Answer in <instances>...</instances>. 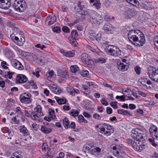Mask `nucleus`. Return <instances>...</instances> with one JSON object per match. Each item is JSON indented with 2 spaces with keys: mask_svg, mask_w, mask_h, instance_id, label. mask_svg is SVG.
<instances>
[{
  "mask_svg": "<svg viewBox=\"0 0 158 158\" xmlns=\"http://www.w3.org/2000/svg\"><path fill=\"white\" fill-rule=\"evenodd\" d=\"M64 126L66 129H67L70 127L69 122L68 118H65L63 120Z\"/></svg>",
  "mask_w": 158,
  "mask_h": 158,
  "instance_id": "33",
  "label": "nucleus"
},
{
  "mask_svg": "<svg viewBox=\"0 0 158 158\" xmlns=\"http://www.w3.org/2000/svg\"><path fill=\"white\" fill-rule=\"evenodd\" d=\"M99 129L101 133L107 136L109 135L114 132L112 126L106 123L103 124Z\"/></svg>",
  "mask_w": 158,
  "mask_h": 158,
  "instance_id": "7",
  "label": "nucleus"
},
{
  "mask_svg": "<svg viewBox=\"0 0 158 158\" xmlns=\"http://www.w3.org/2000/svg\"><path fill=\"white\" fill-rule=\"evenodd\" d=\"M128 37L130 41L136 46H142L145 42L143 34L138 30L130 31Z\"/></svg>",
  "mask_w": 158,
  "mask_h": 158,
  "instance_id": "1",
  "label": "nucleus"
},
{
  "mask_svg": "<svg viewBox=\"0 0 158 158\" xmlns=\"http://www.w3.org/2000/svg\"><path fill=\"white\" fill-rule=\"evenodd\" d=\"M79 114V112L77 110L72 109L70 113V114L74 117L78 116Z\"/></svg>",
  "mask_w": 158,
  "mask_h": 158,
  "instance_id": "36",
  "label": "nucleus"
},
{
  "mask_svg": "<svg viewBox=\"0 0 158 158\" xmlns=\"http://www.w3.org/2000/svg\"><path fill=\"white\" fill-rule=\"evenodd\" d=\"M54 98L56 102L59 105L65 104L67 101L66 98L64 97L60 98V97L55 96Z\"/></svg>",
  "mask_w": 158,
  "mask_h": 158,
  "instance_id": "26",
  "label": "nucleus"
},
{
  "mask_svg": "<svg viewBox=\"0 0 158 158\" xmlns=\"http://www.w3.org/2000/svg\"><path fill=\"white\" fill-rule=\"evenodd\" d=\"M114 28L112 25L110 23L105 24L103 27V29L104 31L108 34L112 33V29Z\"/></svg>",
  "mask_w": 158,
  "mask_h": 158,
  "instance_id": "17",
  "label": "nucleus"
},
{
  "mask_svg": "<svg viewBox=\"0 0 158 158\" xmlns=\"http://www.w3.org/2000/svg\"><path fill=\"white\" fill-rule=\"evenodd\" d=\"M148 140L151 143L152 145L154 147H156L157 145L155 143L154 138H149Z\"/></svg>",
  "mask_w": 158,
  "mask_h": 158,
  "instance_id": "43",
  "label": "nucleus"
},
{
  "mask_svg": "<svg viewBox=\"0 0 158 158\" xmlns=\"http://www.w3.org/2000/svg\"><path fill=\"white\" fill-rule=\"evenodd\" d=\"M26 5L25 2L23 0H15L13 6L15 10L22 12L26 9Z\"/></svg>",
  "mask_w": 158,
  "mask_h": 158,
  "instance_id": "8",
  "label": "nucleus"
},
{
  "mask_svg": "<svg viewBox=\"0 0 158 158\" xmlns=\"http://www.w3.org/2000/svg\"><path fill=\"white\" fill-rule=\"evenodd\" d=\"M65 53L66 54H64V56L68 57H73L74 56L75 54L73 50L66 52Z\"/></svg>",
  "mask_w": 158,
  "mask_h": 158,
  "instance_id": "37",
  "label": "nucleus"
},
{
  "mask_svg": "<svg viewBox=\"0 0 158 158\" xmlns=\"http://www.w3.org/2000/svg\"><path fill=\"white\" fill-rule=\"evenodd\" d=\"M117 102L116 101L112 102L110 103L111 106L114 109H116L117 108Z\"/></svg>",
  "mask_w": 158,
  "mask_h": 158,
  "instance_id": "47",
  "label": "nucleus"
},
{
  "mask_svg": "<svg viewBox=\"0 0 158 158\" xmlns=\"http://www.w3.org/2000/svg\"><path fill=\"white\" fill-rule=\"evenodd\" d=\"M139 140H136V141L131 139H127V142L130 144L132 145L134 150L138 152H141L147 147L143 143L139 141Z\"/></svg>",
  "mask_w": 158,
  "mask_h": 158,
  "instance_id": "2",
  "label": "nucleus"
},
{
  "mask_svg": "<svg viewBox=\"0 0 158 158\" xmlns=\"http://www.w3.org/2000/svg\"><path fill=\"white\" fill-rule=\"evenodd\" d=\"M101 151V149L99 148L96 147L92 149L91 153L93 155H95V156H97L99 155Z\"/></svg>",
  "mask_w": 158,
  "mask_h": 158,
  "instance_id": "31",
  "label": "nucleus"
},
{
  "mask_svg": "<svg viewBox=\"0 0 158 158\" xmlns=\"http://www.w3.org/2000/svg\"><path fill=\"white\" fill-rule=\"evenodd\" d=\"M124 15L127 19H130L136 14V11L133 9H131L127 7L125 8Z\"/></svg>",
  "mask_w": 158,
  "mask_h": 158,
  "instance_id": "10",
  "label": "nucleus"
},
{
  "mask_svg": "<svg viewBox=\"0 0 158 158\" xmlns=\"http://www.w3.org/2000/svg\"><path fill=\"white\" fill-rule=\"evenodd\" d=\"M62 30L63 32L65 33H69V29L67 26H65L63 27Z\"/></svg>",
  "mask_w": 158,
  "mask_h": 158,
  "instance_id": "56",
  "label": "nucleus"
},
{
  "mask_svg": "<svg viewBox=\"0 0 158 158\" xmlns=\"http://www.w3.org/2000/svg\"><path fill=\"white\" fill-rule=\"evenodd\" d=\"M74 37L71 36L69 39L71 42L72 45L75 47L76 45V40Z\"/></svg>",
  "mask_w": 158,
  "mask_h": 158,
  "instance_id": "40",
  "label": "nucleus"
},
{
  "mask_svg": "<svg viewBox=\"0 0 158 158\" xmlns=\"http://www.w3.org/2000/svg\"><path fill=\"white\" fill-rule=\"evenodd\" d=\"M32 115L31 116V118L32 119L35 121H40V118L38 116V115L37 114L33 113V114L32 113Z\"/></svg>",
  "mask_w": 158,
  "mask_h": 158,
  "instance_id": "39",
  "label": "nucleus"
},
{
  "mask_svg": "<svg viewBox=\"0 0 158 158\" xmlns=\"http://www.w3.org/2000/svg\"><path fill=\"white\" fill-rule=\"evenodd\" d=\"M79 67L76 65H73L70 67V70L72 72L75 73L79 69Z\"/></svg>",
  "mask_w": 158,
  "mask_h": 158,
  "instance_id": "41",
  "label": "nucleus"
},
{
  "mask_svg": "<svg viewBox=\"0 0 158 158\" xmlns=\"http://www.w3.org/2000/svg\"><path fill=\"white\" fill-rule=\"evenodd\" d=\"M93 5L97 9H98L100 8V3H99L98 1H97L96 3V2H95L93 4Z\"/></svg>",
  "mask_w": 158,
  "mask_h": 158,
  "instance_id": "60",
  "label": "nucleus"
},
{
  "mask_svg": "<svg viewBox=\"0 0 158 158\" xmlns=\"http://www.w3.org/2000/svg\"><path fill=\"white\" fill-rule=\"evenodd\" d=\"M131 133L132 137L135 140H141L143 139L144 132L139 128L133 129Z\"/></svg>",
  "mask_w": 158,
  "mask_h": 158,
  "instance_id": "6",
  "label": "nucleus"
},
{
  "mask_svg": "<svg viewBox=\"0 0 158 158\" xmlns=\"http://www.w3.org/2000/svg\"><path fill=\"white\" fill-rule=\"evenodd\" d=\"M48 123H47L46 125L42 126L41 127V131L44 134H48L52 131V129L48 126Z\"/></svg>",
  "mask_w": 158,
  "mask_h": 158,
  "instance_id": "19",
  "label": "nucleus"
},
{
  "mask_svg": "<svg viewBox=\"0 0 158 158\" xmlns=\"http://www.w3.org/2000/svg\"><path fill=\"white\" fill-rule=\"evenodd\" d=\"M78 119L79 123L84 122L85 123H88L87 121L85 119L82 115H79L78 117Z\"/></svg>",
  "mask_w": 158,
  "mask_h": 158,
  "instance_id": "38",
  "label": "nucleus"
},
{
  "mask_svg": "<svg viewBox=\"0 0 158 158\" xmlns=\"http://www.w3.org/2000/svg\"><path fill=\"white\" fill-rule=\"evenodd\" d=\"M111 151L113 155L117 157L120 156L119 153H120V150L116 146H113L111 148Z\"/></svg>",
  "mask_w": 158,
  "mask_h": 158,
  "instance_id": "24",
  "label": "nucleus"
},
{
  "mask_svg": "<svg viewBox=\"0 0 158 158\" xmlns=\"http://www.w3.org/2000/svg\"><path fill=\"white\" fill-rule=\"evenodd\" d=\"M83 6H81V2H78L77 4L74 7L75 11L76 13L80 14L83 9Z\"/></svg>",
  "mask_w": 158,
  "mask_h": 158,
  "instance_id": "23",
  "label": "nucleus"
},
{
  "mask_svg": "<svg viewBox=\"0 0 158 158\" xmlns=\"http://www.w3.org/2000/svg\"><path fill=\"white\" fill-rule=\"evenodd\" d=\"M10 37L13 41L18 45L20 46H22L25 42V38L20 35L19 36L13 35H11Z\"/></svg>",
  "mask_w": 158,
  "mask_h": 158,
  "instance_id": "9",
  "label": "nucleus"
},
{
  "mask_svg": "<svg viewBox=\"0 0 158 158\" xmlns=\"http://www.w3.org/2000/svg\"><path fill=\"white\" fill-rule=\"evenodd\" d=\"M107 113L108 114H110L112 113V109L109 107H107L106 108Z\"/></svg>",
  "mask_w": 158,
  "mask_h": 158,
  "instance_id": "63",
  "label": "nucleus"
},
{
  "mask_svg": "<svg viewBox=\"0 0 158 158\" xmlns=\"http://www.w3.org/2000/svg\"><path fill=\"white\" fill-rule=\"evenodd\" d=\"M1 65L2 67L5 69H7L8 68V65L5 61H2L1 62Z\"/></svg>",
  "mask_w": 158,
  "mask_h": 158,
  "instance_id": "44",
  "label": "nucleus"
},
{
  "mask_svg": "<svg viewBox=\"0 0 158 158\" xmlns=\"http://www.w3.org/2000/svg\"><path fill=\"white\" fill-rule=\"evenodd\" d=\"M118 114H122L126 116H131V114L130 112L128 110H125L124 109H119L118 110Z\"/></svg>",
  "mask_w": 158,
  "mask_h": 158,
  "instance_id": "30",
  "label": "nucleus"
},
{
  "mask_svg": "<svg viewBox=\"0 0 158 158\" xmlns=\"http://www.w3.org/2000/svg\"><path fill=\"white\" fill-rule=\"evenodd\" d=\"M16 111L19 115H22L23 112L21 111V110L19 107H17L16 108Z\"/></svg>",
  "mask_w": 158,
  "mask_h": 158,
  "instance_id": "51",
  "label": "nucleus"
},
{
  "mask_svg": "<svg viewBox=\"0 0 158 158\" xmlns=\"http://www.w3.org/2000/svg\"><path fill=\"white\" fill-rule=\"evenodd\" d=\"M56 17L54 15H49L47 18L46 23H48V25H50L55 22Z\"/></svg>",
  "mask_w": 158,
  "mask_h": 158,
  "instance_id": "21",
  "label": "nucleus"
},
{
  "mask_svg": "<svg viewBox=\"0 0 158 158\" xmlns=\"http://www.w3.org/2000/svg\"><path fill=\"white\" fill-rule=\"evenodd\" d=\"M147 73L151 79L158 82V67L148 66L147 68Z\"/></svg>",
  "mask_w": 158,
  "mask_h": 158,
  "instance_id": "4",
  "label": "nucleus"
},
{
  "mask_svg": "<svg viewBox=\"0 0 158 158\" xmlns=\"http://www.w3.org/2000/svg\"><path fill=\"white\" fill-rule=\"evenodd\" d=\"M10 0H0V8L6 9L10 7Z\"/></svg>",
  "mask_w": 158,
  "mask_h": 158,
  "instance_id": "18",
  "label": "nucleus"
},
{
  "mask_svg": "<svg viewBox=\"0 0 158 158\" xmlns=\"http://www.w3.org/2000/svg\"><path fill=\"white\" fill-rule=\"evenodd\" d=\"M68 9V7L65 5H63L61 7L62 10L63 12L66 11Z\"/></svg>",
  "mask_w": 158,
  "mask_h": 158,
  "instance_id": "62",
  "label": "nucleus"
},
{
  "mask_svg": "<svg viewBox=\"0 0 158 158\" xmlns=\"http://www.w3.org/2000/svg\"><path fill=\"white\" fill-rule=\"evenodd\" d=\"M30 98L31 96L29 94L25 93L21 94L19 98L22 102L27 103L30 102Z\"/></svg>",
  "mask_w": 158,
  "mask_h": 158,
  "instance_id": "14",
  "label": "nucleus"
},
{
  "mask_svg": "<svg viewBox=\"0 0 158 158\" xmlns=\"http://www.w3.org/2000/svg\"><path fill=\"white\" fill-rule=\"evenodd\" d=\"M94 12V11H91L89 10H83L80 14L87 16V17L88 18L90 17L91 13L92 12Z\"/></svg>",
  "mask_w": 158,
  "mask_h": 158,
  "instance_id": "32",
  "label": "nucleus"
},
{
  "mask_svg": "<svg viewBox=\"0 0 158 158\" xmlns=\"http://www.w3.org/2000/svg\"><path fill=\"white\" fill-rule=\"evenodd\" d=\"M88 19L92 24L96 26H99L103 22L102 16L95 11L91 13V16Z\"/></svg>",
  "mask_w": 158,
  "mask_h": 158,
  "instance_id": "3",
  "label": "nucleus"
},
{
  "mask_svg": "<svg viewBox=\"0 0 158 158\" xmlns=\"http://www.w3.org/2000/svg\"><path fill=\"white\" fill-rule=\"evenodd\" d=\"M60 77L63 78H67V75L66 74V73L64 72H62L61 73H60L59 75Z\"/></svg>",
  "mask_w": 158,
  "mask_h": 158,
  "instance_id": "53",
  "label": "nucleus"
},
{
  "mask_svg": "<svg viewBox=\"0 0 158 158\" xmlns=\"http://www.w3.org/2000/svg\"><path fill=\"white\" fill-rule=\"evenodd\" d=\"M93 117L94 118L99 120L101 119V116L99 114L96 113L94 114L93 115Z\"/></svg>",
  "mask_w": 158,
  "mask_h": 158,
  "instance_id": "58",
  "label": "nucleus"
},
{
  "mask_svg": "<svg viewBox=\"0 0 158 158\" xmlns=\"http://www.w3.org/2000/svg\"><path fill=\"white\" fill-rule=\"evenodd\" d=\"M19 129L20 132L22 133L24 136L27 135L29 134V132L26 128L24 126H20L19 127Z\"/></svg>",
  "mask_w": 158,
  "mask_h": 158,
  "instance_id": "28",
  "label": "nucleus"
},
{
  "mask_svg": "<svg viewBox=\"0 0 158 158\" xmlns=\"http://www.w3.org/2000/svg\"><path fill=\"white\" fill-rule=\"evenodd\" d=\"M17 154H18L16 152L14 153L13 154L11 155L10 158H21L19 156L17 155Z\"/></svg>",
  "mask_w": 158,
  "mask_h": 158,
  "instance_id": "61",
  "label": "nucleus"
},
{
  "mask_svg": "<svg viewBox=\"0 0 158 158\" xmlns=\"http://www.w3.org/2000/svg\"><path fill=\"white\" fill-rule=\"evenodd\" d=\"M147 80V79L143 77L140 78L139 80V81L141 84L144 88L148 89L147 86L146 85Z\"/></svg>",
  "mask_w": 158,
  "mask_h": 158,
  "instance_id": "34",
  "label": "nucleus"
},
{
  "mask_svg": "<svg viewBox=\"0 0 158 158\" xmlns=\"http://www.w3.org/2000/svg\"><path fill=\"white\" fill-rule=\"evenodd\" d=\"M51 146L50 147V149L48 150V153L49 154V153L50 154L49 155L50 156H53L54 154H55V150L54 151L53 150H52V149L50 148Z\"/></svg>",
  "mask_w": 158,
  "mask_h": 158,
  "instance_id": "52",
  "label": "nucleus"
},
{
  "mask_svg": "<svg viewBox=\"0 0 158 158\" xmlns=\"http://www.w3.org/2000/svg\"><path fill=\"white\" fill-rule=\"evenodd\" d=\"M89 37L92 40L98 41L101 39V34L96 33L94 31H91L89 33Z\"/></svg>",
  "mask_w": 158,
  "mask_h": 158,
  "instance_id": "13",
  "label": "nucleus"
},
{
  "mask_svg": "<svg viewBox=\"0 0 158 158\" xmlns=\"http://www.w3.org/2000/svg\"><path fill=\"white\" fill-rule=\"evenodd\" d=\"M118 68L119 70L122 71H125L128 68V65L125 64L123 63H120L118 64Z\"/></svg>",
  "mask_w": 158,
  "mask_h": 158,
  "instance_id": "22",
  "label": "nucleus"
},
{
  "mask_svg": "<svg viewBox=\"0 0 158 158\" xmlns=\"http://www.w3.org/2000/svg\"><path fill=\"white\" fill-rule=\"evenodd\" d=\"M98 111L100 112H102L104 110V108L102 106H98L97 108Z\"/></svg>",
  "mask_w": 158,
  "mask_h": 158,
  "instance_id": "64",
  "label": "nucleus"
},
{
  "mask_svg": "<svg viewBox=\"0 0 158 158\" xmlns=\"http://www.w3.org/2000/svg\"><path fill=\"white\" fill-rule=\"evenodd\" d=\"M48 114L49 116L52 119H55L56 118V116L54 110L51 109H49Z\"/></svg>",
  "mask_w": 158,
  "mask_h": 158,
  "instance_id": "35",
  "label": "nucleus"
},
{
  "mask_svg": "<svg viewBox=\"0 0 158 158\" xmlns=\"http://www.w3.org/2000/svg\"><path fill=\"white\" fill-rule=\"evenodd\" d=\"M14 28L13 29V33L12 35H13L19 36L21 34L20 33H22L20 31L19 29L15 26V25L13 26Z\"/></svg>",
  "mask_w": 158,
  "mask_h": 158,
  "instance_id": "29",
  "label": "nucleus"
},
{
  "mask_svg": "<svg viewBox=\"0 0 158 158\" xmlns=\"http://www.w3.org/2000/svg\"><path fill=\"white\" fill-rule=\"evenodd\" d=\"M135 71L137 74L139 75L141 72V68L139 66H136L135 67Z\"/></svg>",
  "mask_w": 158,
  "mask_h": 158,
  "instance_id": "45",
  "label": "nucleus"
},
{
  "mask_svg": "<svg viewBox=\"0 0 158 158\" xmlns=\"http://www.w3.org/2000/svg\"><path fill=\"white\" fill-rule=\"evenodd\" d=\"M16 81L17 83H23L27 81V78L23 75L19 74L16 77Z\"/></svg>",
  "mask_w": 158,
  "mask_h": 158,
  "instance_id": "16",
  "label": "nucleus"
},
{
  "mask_svg": "<svg viewBox=\"0 0 158 158\" xmlns=\"http://www.w3.org/2000/svg\"><path fill=\"white\" fill-rule=\"evenodd\" d=\"M53 31L56 33H59L61 30L60 27H56L53 28Z\"/></svg>",
  "mask_w": 158,
  "mask_h": 158,
  "instance_id": "54",
  "label": "nucleus"
},
{
  "mask_svg": "<svg viewBox=\"0 0 158 158\" xmlns=\"http://www.w3.org/2000/svg\"><path fill=\"white\" fill-rule=\"evenodd\" d=\"M40 71L38 69H36L35 72H32V74L35 76L36 77H38L40 76V74H39Z\"/></svg>",
  "mask_w": 158,
  "mask_h": 158,
  "instance_id": "46",
  "label": "nucleus"
},
{
  "mask_svg": "<svg viewBox=\"0 0 158 158\" xmlns=\"http://www.w3.org/2000/svg\"><path fill=\"white\" fill-rule=\"evenodd\" d=\"M71 36L74 37H77L78 35L77 32V31L75 30L71 32Z\"/></svg>",
  "mask_w": 158,
  "mask_h": 158,
  "instance_id": "57",
  "label": "nucleus"
},
{
  "mask_svg": "<svg viewBox=\"0 0 158 158\" xmlns=\"http://www.w3.org/2000/svg\"><path fill=\"white\" fill-rule=\"evenodd\" d=\"M81 59L82 62L85 64L89 65L91 64V60L89 56L86 53H82L81 55Z\"/></svg>",
  "mask_w": 158,
  "mask_h": 158,
  "instance_id": "12",
  "label": "nucleus"
},
{
  "mask_svg": "<svg viewBox=\"0 0 158 158\" xmlns=\"http://www.w3.org/2000/svg\"><path fill=\"white\" fill-rule=\"evenodd\" d=\"M49 87L50 90L55 94H59L61 92V89L54 84H50Z\"/></svg>",
  "mask_w": 158,
  "mask_h": 158,
  "instance_id": "15",
  "label": "nucleus"
},
{
  "mask_svg": "<svg viewBox=\"0 0 158 158\" xmlns=\"http://www.w3.org/2000/svg\"><path fill=\"white\" fill-rule=\"evenodd\" d=\"M81 74L83 77H86L89 75V72L87 70H85L81 72Z\"/></svg>",
  "mask_w": 158,
  "mask_h": 158,
  "instance_id": "50",
  "label": "nucleus"
},
{
  "mask_svg": "<svg viewBox=\"0 0 158 158\" xmlns=\"http://www.w3.org/2000/svg\"><path fill=\"white\" fill-rule=\"evenodd\" d=\"M67 92L72 95H74L75 93L79 94L80 92L77 89H75L70 86L68 87L66 90Z\"/></svg>",
  "mask_w": 158,
  "mask_h": 158,
  "instance_id": "25",
  "label": "nucleus"
},
{
  "mask_svg": "<svg viewBox=\"0 0 158 158\" xmlns=\"http://www.w3.org/2000/svg\"><path fill=\"white\" fill-rule=\"evenodd\" d=\"M149 131L152 137H155L158 139V128L157 127L154 125L151 126L149 129Z\"/></svg>",
  "mask_w": 158,
  "mask_h": 158,
  "instance_id": "11",
  "label": "nucleus"
},
{
  "mask_svg": "<svg viewBox=\"0 0 158 158\" xmlns=\"http://www.w3.org/2000/svg\"><path fill=\"white\" fill-rule=\"evenodd\" d=\"M115 98L117 99H120V100H122L123 101H124L125 100V97L124 95H122L121 96H117Z\"/></svg>",
  "mask_w": 158,
  "mask_h": 158,
  "instance_id": "55",
  "label": "nucleus"
},
{
  "mask_svg": "<svg viewBox=\"0 0 158 158\" xmlns=\"http://www.w3.org/2000/svg\"><path fill=\"white\" fill-rule=\"evenodd\" d=\"M35 47L36 48H40L41 50H43L44 48H46V47L44 45H41L40 44H38L35 45Z\"/></svg>",
  "mask_w": 158,
  "mask_h": 158,
  "instance_id": "49",
  "label": "nucleus"
},
{
  "mask_svg": "<svg viewBox=\"0 0 158 158\" xmlns=\"http://www.w3.org/2000/svg\"><path fill=\"white\" fill-rule=\"evenodd\" d=\"M34 111V113H36L39 116H42L43 115V114L41 112V106L39 105H37L35 108Z\"/></svg>",
  "mask_w": 158,
  "mask_h": 158,
  "instance_id": "27",
  "label": "nucleus"
},
{
  "mask_svg": "<svg viewBox=\"0 0 158 158\" xmlns=\"http://www.w3.org/2000/svg\"><path fill=\"white\" fill-rule=\"evenodd\" d=\"M154 44L158 49V36H155L154 39Z\"/></svg>",
  "mask_w": 158,
  "mask_h": 158,
  "instance_id": "48",
  "label": "nucleus"
},
{
  "mask_svg": "<svg viewBox=\"0 0 158 158\" xmlns=\"http://www.w3.org/2000/svg\"><path fill=\"white\" fill-rule=\"evenodd\" d=\"M101 102L102 105L104 106H107L108 104V102L104 98H102L101 100Z\"/></svg>",
  "mask_w": 158,
  "mask_h": 158,
  "instance_id": "59",
  "label": "nucleus"
},
{
  "mask_svg": "<svg viewBox=\"0 0 158 158\" xmlns=\"http://www.w3.org/2000/svg\"><path fill=\"white\" fill-rule=\"evenodd\" d=\"M12 65L13 67L19 70H22L24 67L21 64L16 60H14L12 62Z\"/></svg>",
  "mask_w": 158,
  "mask_h": 158,
  "instance_id": "20",
  "label": "nucleus"
},
{
  "mask_svg": "<svg viewBox=\"0 0 158 158\" xmlns=\"http://www.w3.org/2000/svg\"><path fill=\"white\" fill-rule=\"evenodd\" d=\"M48 149V145L47 143H44L42 146V149L43 152L46 151Z\"/></svg>",
  "mask_w": 158,
  "mask_h": 158,
  "instance_id": "42",
  "label": "nucleus"
},
{
  "mask_svg": "<svg viewBox=\"0 0 158 158\" xmlns=\"http://www.w3.org/2000/svg\"><path fill=\"white\" fill-rule=\"evenodd\" d=\"M105 50L107 54L113 57H118L121 54L120 50L113 45L106 46Z\"/></svg>",
  "mask_w": 158,
  "mask_h": 158,
  "instance_id": "5",
  "label": "nucleus"
}]
</instances>
